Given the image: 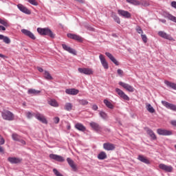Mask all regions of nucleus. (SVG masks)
I'll list each match as a JSON object with an SVG mask.
<instances>
[{
    "label": "nucleus",
    "mask_w": 176,
    "mask_h": 176,
    "mask_svg": "<svg viewBox=\"0 0 176 176\" xmlns=\"http://www.w3.org/2000/svg\"><path fill=\"white\" fill-rule=\"evenodd\" d=\"M0 31H6V28L4 26L0 25Z\"/></svg>",
    "instance_id": "nucleus-56"
},
{
    "label": "nucleus",
    "mask_w": 176,
    "mask_h": 176,
    "mask_svg": "<svg viewBox=\"0 0 176 176\" xmlns=\"http://www.w3.org/2000/svg\"><path fill=\"white\" fill-rule=\"evenodd\" d=\"M118 13L120 16L122 17H124V19H131V14L129 12V11H125L123 10H118Z\"/></svg>",
    "instance_id": "nucleus-14"
},
{
    "label": "nucleus",
    "mask_w": 176,
    "mask_h": 176,
    "mask_svg": "<svg viewBox=\"0 0 176 176\" xmlns=\"http://www.w3.org/2000/svg\"><path fill=\"white\" fill-rule=\"evenodd\" d=\"M1 116L4 120H13L14 115L9 111H4L1 113Z\"/></svg>",
    "instance_id": "nucleus-2"
},
{
    "label": "nucleus",
    "mask_w": 176,
    "mask_h": 176,
    "mask_svg": "<svg viewBox=\"0 0 176 176\" xmlns=\"http://www.w3.org/2000/svg\"><path fill=\"white\" fill-rule=\"evenodd\" d=\"M0 57L1 58H5V55L2 54H0Z\"/></svg>",
    "instance_id": "nucleus-61"
},
{
    "label": "nucleus",
    "mask_w": 176,
    "mask_h": 176,
    "mask_svg": "<svg viewBox=\"0 0 176 176\" xmlns=\"http://www.w3.org/2000/svg\"><path fill=\"white\" fill-rule=\"evenodd\" d=\"M157 133L159 135H173V132L167 129H157Z\"/></svg>",
    "instance_id": "nucleus-10"
},
{
    "label": "nucleus",
    "mask_w": 176,
    "mask_h": 176,
    "mask_svg": "<svg viewBox=\"0 0 176 176\" xmlns=\"http://www.w3.org/2000/svg\"><path fill=\"white\" fill-rule=\"evenodd\" d=\"M12 140L14 141H17L18 142L20 141V140L21 139V137H20V135H19L18 134L16 133H13L12 135Z\"/></svg>",
    "instance_id": "nucleus-39"
},
{
    "label": "nucleus",
    "mask_w": 176,
    "mask_h": 176,
    "mask_svg": "<svg viewBox=\"0 0 176 176\" xmlns=\"http://www.w3.org/2000/svg\"><path fill=\"white\" fill-rule=\"evenodd\" d=\"M54 122L55 124H58V122H60V118H58V117H55V118H54Z\"/></svg>",
    "instance_id": "nucleus-49"
},
{
    "label": "nucleus",
    "mask_w": 176,
    "mask_h": 176,
    "mask_svg": "<svg viewBox=\"0 0 176 176\" xmlns=\"http://www.w3.org/2000/svg\"><path fill=\"white\" fill-rule=\"evenodd\" d=\"M171 126H173V127H176V120H173L170 121Z\"/></svg>",
    "instance_id": "nucleus-50"
},
{
    "label": "nucleus",
    "mask_w": 176,
    "mask_h": 176,
    "mask_svg": "<svg viewBox=\"0 0 176 176\" xmlns=\"http://www.w3.org/2000/svg\"><path fill=\"white\" fill-rule=\"evenodd\" d=\"M75 1H77V2H80V3H85V1H83V0H75Z\"/></svg>",
    "instance_id": "nucleus-59"
},
{
    "label": "nucleus",
    "mask_w": 176,
    "mask_h": 176,
    "mask_svg": "<svg viewBox=\"0 0 176 176\" xmlns=\"http://www.w3.org/2000/svg\"><path fill=\"white\" fill-rule=\"evenodd\" d=\"M3 144H5V139L0 138V145H3Z\"/></svg>",
    "instance_id": "nucleus-53"
},
{
    "label": "nucleus",
    "mask_w": 176,
    "mask_h": 176,
    "mask_svg": "<svg viewBox=\"0 0 176 176\" xmlns=\"http://www.w3.org/2000/svg\"><path fill=\"white\" fill-rule=\"evenodd\" d=\"M21 32L22 34H23V35H25V36H28V38H30V39H32L33 41H35L36 39V37H35L34 33L27 29H22Z\"/></svg>",
    "instance_id": "nucleus-7"
},
{
    "label": "nucleus",
    "mask_w": 176,
    "mask_h": 176,
    "mask_svg": "<svg viewBox=\"0 0 176 176\" xmlns=\"http://www.w3.org/2000/svg\"><path fill=\"white\" fill-rule=\"evenodd\" d=\"M98 159L99 160H104V159H107V153L104 151H101L98 155Z\"/></svg>",
    "instance_id": "nucleus-35"
},
{
    "label": "nucleus",
    "mask_w": 176,
    "mask_h": 176,
    "mask_svg": "<svg viewBox=\"0 0 176 176\" xmlns=\"http://www.w3.org/2000/svg\"><path fill=\"white\" fill-rule=\"evenodd\" d=\"M37 69L39 72H43V69L42 67H37Z\"/></svg>",
    "instance_id": "nucleus-58"
},
{
    "label": "nucleus",
    "mask_w": 176,
    "mask_h": 176,
    "mask_svg": "<svg viewBox=\"0 0 176 176\" xmlns=\"http://www.w3.org/2000/svg\"><path fill=\"white\" fill-rule=\"evenodd\" d=\"M99 115L100 118H102V119H103L104 120H107V119H108V114H107L105 111H100L99 113Z\"/></svg>",
    "instance_id": "nucleus-37"
},
{
    "label": "nucleus",
    "mask_w": 176,
    "mask_h": 176,
    "mask_svg": "<svg viewBox=\"0 0 176 176\" xmlns=\"http://www.w3.org/2000/svg\"><path fill=\"white\" fill-rule=\"evenodd\" d=\"M103 102L106 105V107L109 109H113L115 108V106H113V104L111 102H109V100H108L107 99H104L103 100Z\"/></svg>",
    "instance_id": "nucleus-30"
},
{
    "label": "nucleus",
    "mask_w": 176,
    "mask_h": 176,
    "mask_svg": "<svg viewBox=\"0 0 176 176\" xmlns=\"http://www.w3.org/2000/svg\"><path fill=\"white\" fill-rule=\"evenodd\" d=\"M66 94H69V96H76L79 94V89L72 88L65 89Z\"/></svg>",
    "instance_id": "nucleus-19"
},
{
    "label": "nucleus",
    "mask_w": 176,
    "mask_h": 176,
    "mask_svg": "<svg viewBox=\"0 0 176 176\" xmlns=\"http://www.w3.org/2000/svg\"><path fill=\"white\" fill-rule=\"evenodd\" d=\"M160 21H161V23H163L164 24H166V19H159Z\"/></svg>",
    "instance_id": "nucleus-57"
},
{
    "label": "nucleus",
    "mask_w": 176,
    "mask_h": 176,
    "mask_svg": "<svg viewBox=\"0 0 176 176\" xmlns=\"http://www.w3.org/2000/svg\"><path fill=\"white\" fill-rule=\"evenodd\" d=\"M17 8L20 12H22V13H25V14H31V11L28 10L25 6H24L23 4H18Z\"/></svg>",
    "instance_id": "nucleus-18"
},
{
    "label": "nucleus",
    "mask_w": 176,
    "mask_h": 176,
    "mask_svg": "<svg viewBox=\"0 0 176 176\" xmlns=\"http://www.w3.org/2000/svg\"><path fill=\"white\" fill-rule=\"evenodd\" d=\"M54 174L56 175V176H64L63 174H61L58 170H57L56 168L53 169Z\"/></svg>",
    "instance_id": "nucleus-48"
},
{
    "label": "nucleus",
    "mask_w": 176,
    "mask_h": 176,
    "mask_svg": "<svg viewBox=\"0 0 176 176\" xmlns=\"http://www.w3.org/2000/svg\"><path fill=\"white\" fill-rule=\"evenodd\" d=\"M158 35L161 38H163L164 39H167L168 41H173L174 40V38H173V36H171V35L168 34L167 33H166L165 32H163V31L158 32Z\"/></svg>",
    "instance_id": "nucleus-15"
},
{
    "label": "nucleus",
    "mask_w": 176,
    "mask_h": 176,
    "mask_svg": "<svg viewBox=\"0 0 176 176\" xmlns=\"http://www.w3.org/2000/svg\"><path fill=\"white\" fill-rule=\"evenodd\" d=\"M103 148L105 151H113L116 146L112 143H104L103 144Z\"/></svg>",
    "instance_id": "nucleus-20"
},
{
    "label": "nucleus",
    "mask_w": 176,
    "mask_h": 176,
    "mask_svg": "<svg viewBox=\"0 0 176 176\" xmlns=\"http://www.w3.org/2000/svg\"><path fill=\"white\" fill-rule=\"evenodd\" d=\"M116 92L120 97V98H122V100H124V101H130V97L125 94V93L123 91H122V89L116 88Z\"/></svg>",
    "instance_id": "nucleus-3"
},
{
    "label": "nucleus",
    "mask_w": 176,
    "mask_h": 176,
    "mask_svg": "<svg viewBox=\"0 0 176 176\" xmlns=\"http://www.w3.org/2000/svg\"><path fill=\"white\" fill-rule=\"evenodd\" d=\"M35 113H32L30 111H28L27 113H26V116L28 118V119H31L32 118V116H35Z\"/></svg>",
    "instance_id": "nucleus-47"
},
{
    "label": "nucleus",
    "mask_w": 176,
    "mask_h": 176,
    "mask_svg": "<svg viewBox=\"0 0 176 176\" xmlns=\"http://www.w3.org/2000/svg\"><path fill=\"white\" fill-rule=\"evenodd\" d=\"M118 85H120V86H122V87L124 88L125 90H126V91H129V93H133L134 91V88L133 87V86H131L126 82L120 81L118 82Z\"/></svg>",
    "instance_id": "nucleus-4"
},
{
    "label": "nucleus",
    "mask_w": 176,
    "mask_h": 176,
    "mask_svg": "<svg viewBox=\"0 0 176 176\" xmlns=\"http://www.w3.org/2000/svg\"><path fill=\"white\" fill-rule=\"evenodd\" d=\"M138 159L140 160V162H142V163H144L145 164H151V161L147 160L146 157L142 155H138Z\"/></svg>",
    "instance_id": "nucleus-24"
},
{
    "label": "nucleus",
    "mask_w": 176,
    "mask_h": 176,
    "mask_svg": "<svg viewBox=\"0 0 176 176\" xmlns=\"http://www.w3.org/2000/svg\"><path fill=\"white\" fill-rule=\"evenodd\" d=\"M8 160L10 162V163H11V164H17L21 162V159L17 157H9Z\"/></svg>",
    "instance_id": "nucleus-22"
},
{
    "label": "nucleus",
    "mask_w": 176,
    "mask_h": 176,
    "mask_svg": "<svg viewBox=\"0 0 176 176\" xmlns=\"http://www.w3.org/2000/svg\"><path fill=\"white\" fill-rule=\"evenodd\" d=\"M114 21H116V23H117L118 24H120V18H119V16H118L116 14H113L112 16Z\"/></svg>",
    "instance_id": "nucleus-43"
},
{
    "label": "nucleus",
    "mask_w": 176,
    "mask_h": 176,
    "mask_svg": "<svg viewBox=\"0 0 176 176\" xmlns=\"http://www.w3.org/2000/svg\"><path fill=\"white\" fill-rule=\"evenodd\" d=\"M170 6H171L172 8H174V9H176V1H172V2L170 3Z\"/></svg>",
    "instance_id": "nucleus-52"
},
{
    "label": "nucleus",
    "mask_w": 176,
    "mask_h": 176,
    "mask_svg": "<svg viewBox=\"0 0 176 176\" xmlns=\"http://www.w3.org/2000/svg\"><path fill=\"white\" fill-rule=\"evenodd\" d=\"M0 41H3L7 45H9L11 42L10 38L6 36H3V34H0Z\"/></svg>",
    "instance_id": "nucleus-27"
},
{
    "label": "nucleus",
    "mask_w": 176,
    "mask_h": 176,
    "mask_svg": "<svg viewBox=\"0 0 176 176\" xmlns=\"http://www.w3.org/2000/svg\"><path fill=\"white\" fill-rule=\"evenodd\" d=\"M92 109H93L94 111H97V109H98V106H97L96 104H94V105L92 106Z\"/></svg>",
    "instance_id": "nucleus-54"
},
{
    "label": "nucleus",
    "mask_w": 176,
    "mask_h": 176,
    "mask_svg": "<svg viewBox=\"0 0 176 176\" xmlns=\"http://www.w3.org/2000/svg\"><path fill=\"white\" fill-rule=\"evenodd\" d=\"M141 38L144 43H146V42H148V37H146V34H141Z\"/></svg>",
    "instance_id": "nucleus-44"
},
{
    "label": "nucleus",
    "mask_w": 176,
    "mask_h": 176,
    "mask_svg": "<svg viewBox=\"0 0 176 176\" xmlns=\"http://www.w3.org/2000/svg\"><path fill=\"white\" fill-rule=\"evenodd\" d=\"M164 17L168 19L170 21H173V23H176V17L170 13H166Z\"/></svg>",
    "instance_id": "nucleus-31"
},
{
    "label": "nucleus",
    "mask_w": 176,
    "mask_h": 176,
    "mask_svg": "<svg viewBox=\"0 0 176 176\" xmlns=\"http://www.w3.org/2000/svg\"><path fill=\"white\" fill-rule=\"evenodd\" d=\"M18 142H21L22 145H25V141H24L23 139H20V140Z\"/></svg>",
    "instance_id": "nucleus-55"
},
{
    "label": "nucleus",
    "mask_w": 176,
    "mask_h": 176,
    "mask_svg": "<svg viewBox=\"0 0 176 176\" xmlns=\"http://www.w3.org/2000/svg\"><path fill=\"white\" fill-rule=\"evenodd\" d=\"M165 85H166L167 87H170L173 90H176V84L175 82H171L168 80L164 81Z\"/></svg>",
    "instance_id": "nucleus-29"
},
{
    "label": "nucleus",
    "mask_w": 176,
    "mask_h": 176,
    "mask_svg": "<svg viewBox=\"0 0 176 176\" xmlns=\"http://www.w3.org/2000/svg\"><path fill=\"white\" fill-rule=\"evenodd\" d=\"M44 78L46 80H53V77L48 71L44 72Z\"/></svg>",
    "instance_id": "nucleus-33"
},
{
    "label": "nucleus",
    "mask_w": 176,
    "mask_h": 176,
    "mask_svg": "<svg viewBox=\"0 0 176 176\" xmlns=\"http://www.w3.org/2000/svg\"><path fill=\"white\" fill-rule=\"evenodd\" d=\"M128 3H131V5H134L135 6H140L141 5V2L138 0H126Z\"/></svg>",
    "instance_id": "nucleus-34"
},
{
    "label": "nucleus",
    "mask_w": 176,
    "mask_h": 176,
    "mask_svg": "<svg viewBox=\"0 0 176 176\" xmlns=\"http://www.w3.org/2000/svg\"><path fill=\"white\" fill-rule=\"evenodd\" d=\"M105 55L109 58V60H111V61H112V63H113V64L119 65V62L117 61L116 58L113 57V55H112V54L109 52H106Z\"/></svg>",
    "instance_id": "nucleus-23"
},
{
    "label": "nucleus",
    "mask_w": 176,
    "mask_h": 176,
    "mask_svg": "<svg viewBox=\"0 0 176 176\" xmlns=\"http://www.w3.org/2000/svg\"><path fill=\"white\" fill-rule=\"evenodd\" d=\"M78 102L80 105H87V104H89V101H87L86 99L79 100Z\"/></svg>",
    "instance_id": "nucleus-42"
},
{
    "label": "nucleus",
    "mask_w": 176,
    "mask_h": 176,
    "mask_svg": "<svg viewBox=\"0 0 176 176\" xmlns=\"http://www.w3.org/2000/svg\"><path fill=\"white\" fill-rule=\"evenodd\" d=\"M67 162L69 166H70V167L72 168L73 171H77L78 168H76V165L75 164V163L74 162V160H72V159H71L70 157H67Z\"/></svg>",
    "instance_id": "nucleus-21"
},
{
    "label": "nucleus",
    "mask_w": 176,
    "mask_h": 176,
    "mask_svg": "<svg viewBox=\"0 0 176 176\" xmlns=\"http://www.w3.org/2000/svg\"><path fill=\"white\" fill-rule=\"evenodd\" d=\"M50 105H51L52 107H58V103L57 102V101H56L55 100H52L49 102Z\"/></svg>",
    "instance_id": "nucleus-41"
},
{
    "label": "nucleus",
    "mask_w": 176,
    "mask_h": 176,
    "mask_svg": "<svg viewBox=\"0 0 176 176\" xmlns=\"http://www.w3.org/2000/svg\"><path fill=\"white\" fill-rule=\"evenodd\" d=\"M147 134L151 137V140H153V141L157 140V137H156L155 132H153V131H152V129H148Z\"/></svg>",
    "instance_id": "nucleus-28"
},
{
    "label": "nucleus",
    "mask_w": 176,
    "mask_h": 176,
    "mask_svg": "<svg viewBox=\"0 0 176 176\" xmlns=\"http://www.w3.org/2000/svg\"><path fill=\"white\" fill-rule=\"evenodd\" d=\"M159 168L160 170H163L164 171H166V173H173V168L171 166H167L164 164H160Z\"/></svg>",
    "instance_id": "nucleus-13"
},
{
    "label": "nucleus",
    "mask_w": 176,
    "mask_h": 176,
    "mask_svg": "<svg viewBox=\"0 0 176 176\" xmlns=\"http://www.w3.org/2000/svg\"><path fill=\"white\" fill-rule=\"evenodd\" d=\"M117 74H118L120 76H122V75H123V70H122L121 69H118L117 70Z\"/></svg>",
    "instance_id": "nucleus-51"
},
{
    "label": "nucleus",
    "mask_w": 176,
    "mask_h": 176,
    "mask_svg": "<svg viewBox=\"0 0 176 176\" xmlns=\"http://www.w3.org/2000/svg\"><path fill=\"white\" fill-rule=\"evenodd\" d=\"M50 158L52 159V160H56V162H59L62 163L63 162H65V159L61 155H56V154H50Z\"/></svg>",
    "instance_id": "nucleus-12"
},
{
    "label": "nucleus",
    "mask_w": 176,
    "mask_h": 176,
    "mask_svg": "<svg viewBox=\"0 0 176 176\" xmlns=\"http://www.w3.org/2000/svg\"><path fill=\"white\" fill-rule=\"evenodd\" d=\"M146 109L150 112V113H155V110L153 108V107H152V105L149 103H146Z\"/></svg>",
    "instance_id": "nucleus-32"
},
{
    "label": "nucleus",
    "mask_w": 176,
    "mask_h": 176,
    "mask_svg": "<svg viewBox=\"0 0 176 176\" xmlns=\"http://www.w3.org/2000/svg\"><path fill=\"white\" fill-rule=\"evenodd\" d=\"M0 152L2 153H3V147L0 146Z\"/></svg>",
    "instance_id": "nucleus-60"
},
{
    "label": "nucleus",
    "mask_w": 176,
    "mask_h": 176,
    "mask_svg": "<svg viewBox=\"0 0 176 176\" xmlns=\"http://www.w3.org/2000/svg\"><path fill=\"white\" fill-rule=\"evenodd\" d=\"M72 107L73 105L72 104L71 102H67L65 104V111H68L69 112H71V111H72Z\"/></svg>",
    "instance_id": "nucleus-36"
},
{
    "label": "nucleus",
    "mask_w": 176,
    "mask_h": 176,
    "mask_svg": "<svg viewBox=\"0 0 176 176\" xmlns=\"http://www.w3.org/2000/svg\"><path fill=\"white\" fill-rule=\"evenodd\" d=\"M37 32H38L40 35H47L50 38H55L56 36V34H54V33H53V32H52V30H50L49 28H38Z\"/></svg>",
    "instance_id": "nucleus-1"
},
{
    "label": "nucleus",
    "mask_w": 176,
    "mask_h": 176,
    "mask_svg": "<svg viewBox=\"0 0 176 176\" xmlns=\"http://www.w3.org/2000/svg\"><path fill=\"white\" fill-rule=\"evenodd\" d=\"M62 47L63 50H65V52H67L74 56H76V50H75V49L67 45L66 44H62Z\"/></svg>",
    "instance_id": "nucleus-9"
},
{
    "label": "nucleus",
    "mask_w": 176,
    "mask_h": 176,
    "mask_svg": "<svg viewBox=\"0 0 176 176\" xmlns=\"http://www.w3.org/2000/svg\"><path fill=\"white\" fill-rule=\"evenodd\" d=\"M78 72L80 74H84V75H93L94 72L91 68H78Z\"/></svg>",
    "instance_id": "nucleus-16"
},
{
    "label": "nucleus",
    "mask_w": 176,
    "mask_h": 176,
    "mask_svg": "<svg viewBox=\"0 0 176 176\" xmlns=\"http://www.w3.org/2000/svg\"><path fill=\"white\" fill-rule=\"evenodd\" d=\"M140 2V5H142V6H144V8H148V6L151 5L149 3V1L146 0H141Z\"/></svg>",
    "instance_id": "nucleus-38"
},
{
    "label": "nucleus",
    "mask_w": 176,
    "mask_h": 176,
    "mask_svg": "<svg viewBox=\"0 0 176 176\" xmlns=\"http://www.w3.org/2000/svg\"><path fill=\"white\" fill-rule=\"evenodd\" d=\"M28 2L31 3V5H34V6H38V2H36L35 0H28Z\"/></svg>",
    "instance_id": "nucleus-45"
},
{
    "label": "nucleus",
    "mask_w": 176,
    "mask_h": 176,
    "mask_svg": "<svg viewBox=\"0 0 176 176\" xmlns=\"http://www.w3.org/2000/svg\"><path fill=\"white\" fill-rule=\"evenodd\" d=\"M89 126H91V129L96 131V133H101V131H102V127L97 122H91L89 123Z\"/></svg>",
    "instance_id": "nucleus-6"
},
{
    "label": "nucleus",
    "mask_w": 176,
    "mask_h": 176,
    "mask_svg": "<svg viewBox=\"0 0 176 176\" xmlns=\"http://www.w3.org/2000/svg\"><path fill=\"white\" fill-rule=\"evenodd\" d=\"M74 127L76 129V130H78V131L85 132L86 130V126H85L82 123L76 124Z\"/></svg>",
    "instance_id": "nucleus-26"
},
{
    "label": "nucleus",
    "mask_w": 176,
    "mask_h": 176,
    "mask_svg": "<svg viewBox=\"0 0 176 176\" xmlns=\"http://www.w3.org/2000/svg\"><path fill=\"white\" fill-rule=\"evenodd\" d=\"M136 31H137L138 34H141V35H142V34H144V31H142V28H141L140 26L136 27Z\"/></svg>",
    "instance_id": "nucleus-46"
},
{
    "label": "nucleus",
    "mask_w": 176,
    "mask_h": 176,
    "mask_svg": "<svg viewBox=\"0 0 176 176\" xmlns=\"http://www.w3.org/2000/svg\"><path fill=\"white\" fill-rule=\"evenodd\" d=\"M67 38H69L70 39H74V41H77V42H83V38L82 36L72 34V33H68L67 34Z\"/></svg>",
    "instance_id": "nucleus-5"
},
{
    "label": "nucleus",
    "mask_w": 176,
    "mask_h": 176,
    "mask_svg": "<svg viewBox=\"0 0 176 176\" xmlns=\"http://www.w3.org/2000/svg\"><path fill=\"white\" fill-rule=\"evenodd\" d=\"M68 129H71V126H68Z\"/></svg>",
    "instance_id": "nucleus-62"
},
{
    "label": "nucleus",
    "mask_w": 176,
    "mask_h": 176,
    "mask_svg": "<svg viewBox=\"0 0 176 176\" xmlns=\"http://www.w3.org/2000/svg\"><path fill=\"white\" fill-rule=\"evenodd\" d=\"M162 105H164V107H166L168 109H170L171 111H174L175 112H176V105L175 104H171L165 100H162Z\"/></svg>",
    "instance_id": "nucleus-11"
},
{
    "label": "nucleus",
    "mask_w": 176,
    "mask_h": 176,
    "mask_svg": "<svg viewBox=\"0 0 176 176\" xmlns=\"http://www.w3.org/2000/svg\"><path fill=\"white\" fill-rule=\"evenodd\" d=\"M99 59L100 60V63L104 69H108L109 68V66L108 65V62H107V60H105V56L102 54L99 55Z\"/></svg>",
    "instance_id": "nucleus-17"
},
{
    "label": "nucleus",
    "mask_w": 176,
    "mask_h": 176,
    "mask_svg": "<svg viewBox=\"0 0 176 176\" xmlns=\"http://www.w3.org/2000/svg\"><path fill=\"white\" fill-rule=\"evenodd\" d=\"M0 24H2L4 27H9V23H8V20L2 19L0 18Z\"/></svg>",
    "instance_id": "nucleus-40"
},
{
    "label": "nucleus",
    "mask_w": 176,
    "mask_h": 176,
    "mask_svg": "<svg viewBox=\"0 0 176 176\" xmlns=\"http://www.w3.org/2000/svg\"><path fill=\"white\" fill-rule=\"evenodd\" d=\"M34 118H36L39 122H41V123L47 124V120H46V118L43 114L37 113L34 115Z\"/></svg>",
    "instance_id": "nucleus-8"
},
{
    "label": "nucleus",
    "mask_w": 176,
    "mask_h": 176,
    "mask_svg": "<svg viewBox=\"0 0 176 176\" xmlns=\"http://www.w3.org/2000/svg\"><path fill=\"white\" fill-rule=\"evenodd\" d=\"M28 94H32V96H39L41 94V91L35 89H29L28 90Z\"/></svg>",
    "instance_id": "nucleus-25"
}]
</instances>
